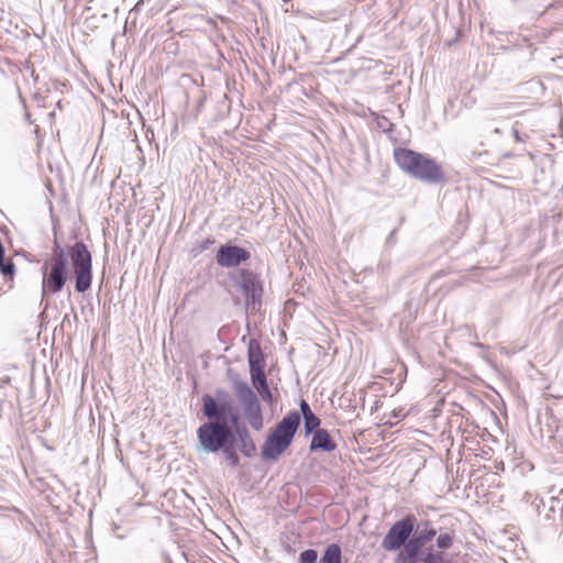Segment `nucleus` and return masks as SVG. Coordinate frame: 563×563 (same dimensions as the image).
Here are the masks:
<instances>
[{
	"mask_svg": "<svg viewBox=\"0 0 563 563\" xmlns=\"http://www.w3.org/2000/svg\"><path fill=\"white\" fill-rule=\"evenodd\" d=\"M419 528L413 514L395 521L384 536L380 547L387 552L398 551L396 563H456L434 545L424 547L412 536Z\"/></svg>",
	"mask_w": 563,
	"mask_h": 563,
	"instance_id": "1",
	"label": "nucleus"
},
{
	"mask_svg": "<svg viewBox=\"0 0 563 563\" xmlns=\"http://www.w3.org/2000/svg\"><path fill=\"white\" fill-rule=\"evenodd\" d=\"M394 158L398 167L415 179L427 184H441L445 180L442 167L428 155L399 147L394 151Z\"/></svg>",
	"mask_w": 563,
	"mask_h": 563,
	"instance_id": "2",
	"label": "nucleus"
},
{
	"mask_svg": "<svg viewBox=\"0 0 563 563\" xmlns=\"http://www.w3.org/2000/svg\"><path fill=\"white\" fill-rule=\"evenodd\" d=\"M440 521L444 523L434 525L429 520L419 522V528L413 533V538L424 547H429L430 542L435 538V551L449 550L452 548L455 539L454 519L444 515L440 517Z\"/></svg>",
	"mask_w": 563,
	"mask_h": 563,
	"instance_id": "3",
	"label": "nucleus"
},
{
	"mask_svg": "<svg viewBox=\"0 0 563 563\" xmlns=\"http://www.w3.org/2000/svg\"><path fill=\"white\" fill-rule=\"evenodd\" d=\"M202 413L208 421H225L229 424H236L241 418L231 395L223 389H218L216 396H202Z\"/></svg>",
	"mask_w": 563,
	"mask_h": 563,
	"instance_id": "4",
	"label": "nucleus"
},
{
	"mask_svg": "<svg viewBox=\"0 0 563 563\" xmlns=\"http://www.w3.org/2000/svg\"><path fill=\"white\" fill-rule=\"evenodd\" d=\"M69 257L75 279V290L86 292L92 283V258L91 253L81 241H77L69 249Z\"/></svg>",
	"mask_w": 563,
	"mask_h": 563,
	"instance_id": "5",
	"label": "nucleus"
},
{
	"mask_svg": "<svg viewBox=\"0 0 563 563\" xmlns=\"http://www.w3.org/2000/svg\"><path fill=\"white\" fill-rule=\"evenodd\" d=\"M197 437L205 451L216 453L233 442L232 424L225 421H208L197 430Z\"/></svg>",
	"mask_w": 563,
	"mask_h": 563,
	"instance_id": "6",
	"label": "nucleus"
},
{
	"mask_svg": "<svg viewBox=\"0 0 563 563\" xmlns=\"http://www.w3.org/2000/svg\"><path fill=\"white\" fill-rule=\"evenodd\" d=\"M233 390L247 422L254 430L260 431L264 426V419L257 395L244 380H234Z\"/></svg>",
	"mask_w": 563,
	"mask_h": 563,
	"instance_id": "7",
	"label": "nucleus"
},
{
	"mask_svg": "<svg viewBox=\"0 0 563 563\" xmlns=\"http://www.w3.org/2000/svg\"><path fill=\"white\" fill-rule=\"evenodd\" d=\"M236 284L245 298L246 309L255 310L261 306L263 285L257 274L251 269L243 268L239 272Z\"/></svg>",
	"mask_w": 563,
	"mask_h": 563,
	"instance_id": "8",
	"label": "nucleus"
},
{
	"mask_svg": "<svg viewBox=\"0 0 563 563\" xmlns=\"http://www.w3.org/2000/svg\"><path fill=\"white\" fill-rule=\"evenodd\" d=\"M43 273V290L57 294L63 290L68 278V263L45 262Z\"/></svg>",
	"mask_w": 563,
	"mask_h": 563,
	"instance_id": "9",
	"label": "nucleus"
},
{
	"mask_svg": "<svg viewBox=\"0 0 563 563\" xmlns=\"http://www.w3.org/2000/svg\"><path fill=\"white\" fill-rule=\"evenodd\" d=\"M250 258L251 253L249 251L241 246L231 244L221 245L216 254L217 264L225 268L236 267L242 263L247 262Z\"/></svg>",
	"mask_w": 563,
	"mask_h": 563,
	"instance_id": "10",
	"label": "nucleus"
},
{
	"mask_svg": "<svg viewBox=\"0 0 563 563\" xmlns=\"http://www.w3.org/2000/svg\"><path fill=\"white\" fill-rule=\"evenodd\" d=\"M233 429V444L239 451L246 457H252L256 452V445L252 439L250 431L245 423L236 421V424H232Z\"/></svg>",
	"mask_w": 563,
	"mask_h": 563,
	"instance_id": "11",
	"label": "nucleus"
},
{
	"mask_svg": "<svg viewBox=\"0 0 563 563\" xmlns=\"http://www.w3.org/2000/svg\"><path fill=\"white\" fill-rule=\"evenodd\" d=\"M300 426V413L296 410L288 412L272 431L276 435L291 443Z\"/></svg>",
	"mask_w": 563,
	"mask_h": 563,
	"instance_id": "12",
	"label": "nucleus"
},
{
	"mask_svg": "<svg viewBox=\"0 0 563 563\" xmlns=\"http://www.w3.org/2000/svg\"><path fill=\"white\" fill-rule=\"evenodd\" d=\"M290 444L291 443L287 442L285 439L272 432L262 446L261 456L264 461H276Z\"/></svg>",
	"mask_w": 563,
	"mask_h": 563,
	"instance_id": "13",
	"label": "nucleus"
},
{
	"mask_svg": "<svg viewBox=\"0 0 563 563\" xmlns=\"http://www.w3.org/2000/svg\"><path fill=\"white\" fill-rule=\"evenodd\" d=\"M247 363L251 377L265 374V356L255 339H251L247 345Z\"/></svg>",
	"mask_w": 563,
	"mask_h": 563,
	"instance_id": "14",
	"label": "nucleus"
},
{
	"mask_svg": "<svg viewBox=\"0 0 563 563\" xmlns=\"http://www.w3.org/2000/svg\"><path fill=\"white\" fill-rule=\"evenodd\" d=\"M336 449L334 440L325 429H318L313 434L309 445L311 452L323 451L333 452Z\"/></svg>",
	"mask_w": 563,
	"mask_h": 563,
	"instance_id": "15",
	"label": "nucleus"
},
{
	"mask_svg": "<svg viewBox=\"0 0 563 563\" xmlns=\"http://www.w3.org/2000/svg\"><path fill=\"white\" fill-rule=\"evenodd\" d=\"M251 382H252L253 387L256 389V391L261 396V398L265 402L272 405L274 402V396L269 389L266 374L252 376Z\"/></svg>",
	"mask_w": 563,
	"mask_h": 563,
	"instance_id": "16",
	"label": "nucleus"
},
{
	"mask_svg": "<svg viewBox=\"0 0 563 563\" xmlns=\"http://www.w3.org/2000/svg\"><path fill=\"white\" fill-rule=\"evenodd\" d=\"M319 563H343L341 545L338 543L328 544L323 550Z\"/></svg>",
	"mask_w": 563,
	"mask_h": 563,
	"instance_id": "17",
	"label": "nucleus"
},
{
	"mask_svg": "<svg viewBox=\"0 0 563 563\" xmlns=\"http://www.w3.org/2000/svg\"><path fill=\"white\" fill-rule=\"evenodd\" d=\"M221 451L223 452L225 461H228L232 467L239 466L240 457L236 453V448L233 444V442H229V444H225V446L221 449Z\"/></svg>",
	"mask_w": 563,
	"mask_h": 563,
	"instance_id": "18",
	"label": "nucleus"
},
{
	"mask_svg": "<svg viewBox=\"0 0 563 563\" xmlns=\"http://www.w3.org/2000/svg\"><path fill=\"white\" fill-rule=\"evenodd\" d=\"M320 424L321 420L318 416L314 413L311 416L308 415L306 418H303L305 434H313L318 429H321Z\"/></svg>",
	"mask_w": 563,
	"mask_h": 563,
	"instance_id": "19",
	"label": "nucleus"
},
{
	"mask_svg": "<svg viewBox=\"0 0 563 563\" xmlns=\"http://www.w3.org/2000/svg\"><path fill=\"white\" fill-rule=\"evenodd\" d=\"M213 243H214L213 238H206L200 241H197L195 246L191 250V253L194 254V256H198L202 252L209 250Z\"/></svg>",
	"mask_w": 563,
	"mask_h": 563,
	"instance_id": "20",
	"label": "nucleus"
},
{
	"mask_svg": "<svg viewBox=\"0 0 563 563\" xmlns=\"http://www.w3.org/2000/svg\"><path fill=\"white\" fill-rule=\"evenodd\" d=\"M299 563H318V552L314 549H307L299 554Z\"/></svg>",
	"mask_w": 563,
	"mask_h": 563,
	"instance_id": "21",
	"label": "nucleus"
},
{
	"mask_svg": "<svg viewBox=\"0 0 563 563\" xmlns=\"http://www.w3.org/2000/svg\"><path fill=\"white\" fill-rule=\"evenodd\" d=\"M15 267L11 260H5V257L0 262V272L3 276L12 277L14 274Z\"/></svg>",
	"mask_w": 563,
	"mask_h": 563,
	"instance_id": "22",
	"label": "nucleus"
},
{
	"mask_svg": "<svg viewBox=\"0 0 563 563\" xmlns=\"http://www.w3.org/2000/svg\"><path fill=\"white\" fill-rule=\"evenodd\" d=\"M51 262L68 263L66 252L62 246L52 249Z\"/></svg>",
	"mask_w": 563,
	"mask_h": 563,
	"instance_id": "23",
	"label": "nucleus"
},
{
	"mask_svg": "<svg viewBox=\"0 0 563 563\" xmlns=\"http://www.w3.org/2000/svg\"><path fill=\"white\" fill-rule=\"evenodd\" d=\"M299 409H300V412H299L300 417L302 416V418H306L308 415L309 416L313 415L309 404L305 399L300 400Z\"/></svg>",
	"mask_w": 563,
	"mask_h": 563,
	"instance_id": "24",
	"label": "nucleus"
},
{
	"mask_svg": "<svg viewBox=\"0 0 563 563\" xmlns=\"http://www.w3.org/2000/svg\"><path fill=\"white\" fill-rule=\"evenodd\" d=\"M556 507H560L561 514H563V490L558 497L551 498V509L555 510Z\"/></svg>",
	"mask_w": 563,
	"mask_h": 563,
	"instance_id": "25",
	"label": "nucleus"
},
{
	"mask_svg": "<svg viewBox=\"0 0 563 563\" xmlns=\"http://www.w3.org/2000/svg\"><path fill=\"white\" fill-rule=\"evenodd\" d=\"M396 233H397V230H396V229H395V230H393V231L389 233V235H388V238H387V243H388V244H393V243H395V242H396Z\"/></svg>",
	"mask_w": 563,
	"mask_h": 563,
	"instance_id": "26",
	"label": "nucleus"
},
{
	"mask_svg": "<svg viewBox=\"0 0 563 563\" xmlns=\"http://www.w3.org/2000/svg\"><path fill=\"white\" fill-rule=\"evenodd\" d=\"M514 137L517 142H525L526 140L520 135L519 131L517 129H512Z\"/></svg>",
	"mask_w": 563,
	"mask_h": 563,
	"instance_id": "27",
	"label": "nucleus"
},
{
	"mask_svg": "<svg viewBox=\"0 0 563 563\" xmlns=\"http://www.w3.org/2000/svg\"><path fill=\"white\" fill-rule=\"evenodd\" d=\"M53 247H60V244L58 243V241L56 239L54 241Z\"/></svg>",
	"mask_w": 563,
	"mask_h": 563,
	"instance_id": "28",
	"label": "nucleus"
},
{
	"mask_svg": "<svg viewBox=\"0 0 563 563\" xmlns=\"http://www.w3.org/2000/svg\"><path fill=\"white\" fill-rule=\"evenodd\" d=\"M393 416H394L395 418H399V417H400V413H399V412L394 411V412H393Z\"/></svg>",
	"mask_w": 563,
	"mask_h": 563,
	"instance_id": "29",
	"label": "nucleus"
},
{
	"mask_svg": "<svg viewBox=\"0 0 563 563\" xmlns=\"http://www.w3.org/2000/svg\"><path fill=\"white\" fill-rule=\"evenodd\" d=\"M494 132H495L496 134H500V133H501L500 129H498V128H496V129L494 130Z\"/></svg>",
	"mask_w": 563,
	"mask_h": 563,
	"instance_id": "30",
	"label": "nucleus"
}]
</instances>
